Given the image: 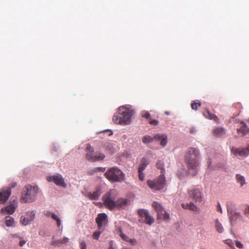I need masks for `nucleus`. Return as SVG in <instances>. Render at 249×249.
Masks as SVG:
<instances>
[{
	"instance_id": "7c9ffc66",
	"label": "nucleus",
	"mask_w": 249,
	"mask_h": 249,
	"mask_svg": "<svg viewBox=\"0 0 249 249\" xmlns=\"http://www.w3.org/2000/svg\"><path fill=\"white\" fill-rule=\"evenodd\" d=\"M51 217L56 221L57 227H60L61 223L60 218L54 213L52 214Z\"/></svg>"
},
{
	"instance_id": "49530a36",
	"label": "nucleus",
	"mask_w": 249,
	"mask_h": 249,
	"mask_svg": "<svg viewBox=\"0 0 249 249\" xmlns=\"http://www.w3.org/2000/svg\"><path fill=\"white\" fill-rule=\"evenodd\" d=\"M217 210L218 212H220V213H222V208H221V206L219 203H218Z\"/></svg>"
},
{
	"instance_id": "a18cd8bd",
	"label": "nucleus",
	"mask_w": 249,
	"mask_h": 249,
	"mask_svg": "<svg viewBox=\"0 0 249 249\" xmlns=\"http://www.w3.org/2000/svg\"><path fill=\"white\" fill-rule=\"evenodd\" d=\"M52 214H53V213H52V212H50V211H47V212L45 213V215H46V216H47V217H49V216H51H51H52Z\"/></svg>"
},
{
	"instance_id": "7ed1b4c3",
	"label": "nucleus",
	"mask_w": 249,
	"mask_h": 249,
	"mask_svg": "<svg viewBox=\"0 0 249 249\" xmlns=\"http://www.w3.org/2000/svg\"><path fill=\"white\" fill-rule=\"evenodd\" d=\"M133 113L132 110L125 107H121L118 108V112L113 116L112 120L116 124H127L130 122Z\"/></svg>"
},
{
	"instance_id": "c756f323",
	"label": "nucleus",
	"mask_w": 249,
	"mask_h": 249,
	"mask_svg": "<svg viewBox=\"0 0 249 249\" xmlns=\"http://www.w3.org/2000/svg\"><path fill=\"white\" fill-rule=\"evenodd\" d=\"M69 239L67 237H64L58 240H57L53 242L54 244L58 245L59 244H65L69 242Z\"/></svg>"
},
{
	"instance_id": "c03bdc74",
	"label": "nucleus",
	"mask_w": 249,
	"mask_h": 249,
	"mask_svg": "<svg viewBox=\"0 0 249 249\" xmlns=\"http://www.w3.org/2000/svg\"><path fill=\"white\" fill-rule=\"evenodd\" d=\"M96 172H97V171H95L94 170V168L89 170L88 172V174L89 175H93Z\"/></svg>"
},
{
	"instance_id": "9d476101",
	"label": "nucleus",
	"mask_w": 249,
	"mask_h": 249,
	"mask_svg": "<svg viewBox=\"0 0 249 249\" xmlns=\"http://www.w3.org/2000/svg\"><path fill=\"white\" fill-rule=\"evenodd\" d=\"M138 213L145 223L151 225L154 222V219L149 214L147 211L141 209L138 211Z\"/></svg>"
},
{
	"instance_id": "473e14b6",
	"label": "nucleus",
	"mask_w": 249,
	"mask_h": 249,
	"mask_svg": "<svg viewBox=\"0 0 249 249\" xmlns=\"http://www.w3.org/2000/svg\"><path fill=\"white\" fill-rule=\"evenodd\" d=\"M27 217L32 221L35 218V213L34 211L28 212L27 213Z\"/></svg>"
},
{
	"instance_id": "6e6552de",
	"label": "nucleus",
	"mask_w": 249,
	"mask_h": 249,
	"mask_svg": "<svg viewBox=\"0 0 249 249\" xmlns=\"http://www.w3.org/2000/svg\"><path fill=\"white\" fill-rule=\"evenodd\" d=\"M152 207L157 213L158 218L164 220H167L169 219V214L163 209L161 205L157 202H154L152 203Z\"/></svg>"
},
{
	"instance_id": "b1692460",
	"label": "nucleus",
	"mask_w": 249,
	"mask_h": 249,
	"mask_svg": "<svg viewBox=\"0 0 249 249\" xmlns=\"http://www.w3.org/2000/svg\"><path fill=\"white\" fill-rule=\"evenodd\" d=\"M215 228L219 233H222L224 231L223 227L218 219L215 220Z\"/></svg>"
},
{
	"instance_id": "f03ea898",
	"label": "nucleus",
	"mask_w": 249,
	"mask_h": 249,
	"mask_svg": "<svg viewBox=\"0 0 249 249\" xmlns=\"http://www.w3.org/2000/svg\"><path fill=\"white\" fill-rule=\"evenodd\" d=\"M200 153L198 149L189 147L186 151L185 161L189 170H196L199 165Z\"/></svg>"
},
{
	"instance_id": "de8ad7c7",
	"label": "nucleus",
	"mask_w": 249,
	"mask_h": 249,
	"mask_svg": "<svg viewBox=\"0 0 249 249\" xmlns=\"http://www.w3.org/2000/svg\"><path fill=\"white\" fill-rule=\"evenodd\" d=\"M26 243V241L24 240H21L19 242V246L22 247Z\"/></svg>"
},
{
	"instance_id": "79ce46f5",
	"label": "nucleus",
	"mask_w": 249,
	"mask_h": 249,
	"mask_svg": "<svg viewBox=\"0 0 249 249\" xmlns=\"http://www.w3.org/2000/svg\"><path fill=\"white\" fill-rule=\"evenodd\" d=\"M158 121L156 120H153L149 122V124L153 125H157Z\"/></svg>"
},
{
	"instance_id": "09e8293b",
	"label": "nucleus",
	"mask_w": 249,
	"mask_h": 249,
	"mask_svg": "<svg viewBox=\"0 0 249 249\" xmlns=\"http://www.w3.org/2000/svg\"><path fill=\"white\" fill-rule=\"evenodd\" d=\"M245 213H249V205H247L244 210Z\"/></svg>"
},
{
	"instance_id": "aec40b11",
	"label": "nucleus",
	"mask_w": 249,
	"mask_h": 249,
	"mask_svg": "<svg viewBox=\"0 0 249 249\" xmlns=\"http://www.w3.org/2000/svg\"><path fill=\"white\" fill-rule=\"evenodd\" d=\"M213 134L216 137H222L225 135V130L224 128L218 127L213 130Z\"/></svg>"
},
{
	"instance_id": "37998d69",
	"label": "nucleus",
	"mask_w": 249,
	"mask_h": 249,
	"mask_svg": "<svg viewBox=\"0 0 249 249\" xmlns=\"http://www.w3.org/2000/svg\"><path fill=\"white\" fill-rule=\"evenodd\" d=\"M127 242L130 243L132 245H134L136 243V240L135 239H129Z\"/></svg>"
},
{
	"instance_id": "dca6fc26",
	"label": "nucleus",
	"mask_w": 249,
	"mask_h": 249,
	"mask_svg": "<svg viewBox=\"0 0 249 249\" xmlns=\"http://www.w3.org/2000/svg\"><path fill=\"white\" fill-rule=\"evenodd\" d=\"M181 206L184 209L191 210L196 213H198L199 212V209L198 208L193 202H190L189 203H182L181 204Z\"/></svg>"
},
{
	"instance_id": "f8f14e48",
	"label": "nucleus",
	"mask_w": 249,
	"mask_h": 249,
	"mask_svg": "<svg viewBox=\"0 0 249 249\" xmlns=\"http://www.w3.org/2000/svg\"><path fill=\"white\" fill-rule=\"evenodd\" d=\"M232 153L235 156L239 155L241 157H247L249 154V143L247 147L242 149L232 147L231 149Z\"/></svg>"
},
{
	"instance_id": "393cba45",
	"label": "nucleus",
	"mask_w": 249,
	"mask_h": 249,
	"mask_svg": "<svg viewBox=\"0 0 249 249\" xmlns=\"http://www.w3.org/2000/svg\"><path fill=\"white\" fill-rule=\"evenodd\" d=\"M14 223V218L10 216L5 217V224L7 227H12Z\"/></svg>"
},
{
	"instance_id": "cd10ccee",
	"label": "nucleus",
	"mask_w": 249,
	"mask_h": 249,
	"mask_svg": "<svg viewBox=\"0 0 249 249\" xmlns=\"http://www.w3.org/2000/svg\"><path fill=\"white\" fill-rule=\"evenodd\" d=\"M31 222V220L27 217H25L24 216H21L20 217V222L24 226L27 225Z\"/></svg>"
},
{
	"instance_id": "603ef678",
	"label": "nucleus",
	"mask_w": 249,
	"mask_h": 249,
	"mask_svg": "<svg viewBox=\"0 0 249 249\" xmlns=\"http://www.w3.org/2000/svg\"><path fill=\"white\" fill-rule=\"evenodd\" d=\"M112 135V132L111 131V133L109 135Z\"/></svg>"
},
{
	"instance_id": "72a5a7b5",
	"label": "nucleus",
	"mask_w": 249,
	"mask_h": 249,
	"mask_svg": "<svg viewBox=\"0 0 249 249\" xmlns=\"http://www.w3.org/2000/svg\"><path fill=\"white\" fill-rule=\"evenodd\" d=\"M120 232V236L121 237V238L124 241L127 242L128 241V239H129L128 237H127L126 235H125L121 229H120L119 230Z\"/></svg>"
},
{
	"instance_id": "ea45409f",
	"label": "nucleus",
	"mask_w": 249,
	"mask_h": 249,
	"mask_svg": "<svg viewBox=\"0 0 249 249\" xmlns=\"http://www.w3.org/2000/svg\"><path fill=\"white\" fill-rule=\"evenodd\" d=\"M80 248L81 249H86L87 246L85 242L82 241L80 243Z\"/></svg>"
},
{
	"instance_id": "0eeeda50",
	"label": "nucleus",
	"mask_w": 249,
	"mask_h": 249,
	"mask_svg": "<svg viewBox=\"0 0 249 249\" xmlns=\"http://www.w3.org/2000/svg\"><path fill=\"white\" fill-rule=\"evenodd\" d=\"M88 151L86 155V158L90 161L95 162L104 160L105 158L104 154L96 152H94L91 146L88 144L86 147Z\"/></svg>"
},
{
	"instance_id": "a211bd4d",
	"label": "nucleus",
	"mask_w": 249,
	"mask_h": 249,
	"mask_svg": "<svg viewBox=\"0 0 249 249\" xmlns=\"http://www.w3.org/2000/svg\"><path fill=\"white\" fill-rule=\"evenodd\" d=\"M241 124L242 125L240 128L237 129V132L238 134H241L242 136H244L249 132V128L243 122H241Z\"/></svg>"
},
{
	"instance_id": "9b49d317",
	"label": "nucleus",
	"mask_w": 249,
	"mask_h": 249,
	"mask_svg": "<svg viewBox=\"0 0 249 249\" xmlns=\"http://www.w3.org/2000/svg\"><path fill=\"white\" fill-rule=\"evenodd\" d=\"M227 206V211L229 216L230 222L231 224L235 221L239 216V214L236 213L233 209V206L232 204H228Z\"/></svg>"
},
{
	"instance_id": "1a4fd4ad",
	"label": "nucleus",
	"mask_w": 249,
	"mask_h": 249,
	"mask_svg": "<svg viewBox=\"0 0 249 249\" xmlns=\"http://www.w3.org/2000/svg\"><path fill=\"white\" fill-rule=\"evenodd\" d=\"M189 197L195 202H201L202 200L201 192L198 189L194 188L188 190Z\"/></svg>"
},
{
	"instance_id": "39448f33",
	"label": "nucleus",
	"mask_w": 249,
	"mask_h": 249,
	"mask_svg": "<svg viewBox=\"0 0 249 249\" xmlns=\"http://www.w3.org/2000/svg\"><path fill=\"white\" fill-rule=\"evenodd\" d=\"M105 177L111 182H121L124 179V174L118 167H113L107 169Z\"/></svg>"
},
{
	"instance_id": "4c0bfd02",
	"label": "nucleus",
	"mask_w": 249,
	"mask_h": 249,
	"mask_svg": "<svg viewBox=\"0 0 249 249\" xmlns=\"http://www.w3.org/2000/svg\"><path fill=\"white\" fill-rule=\"evenodd\" d=\"M101 234V232L100 231H96L94 232L93 234V237L95 239H98L99 238V237Z\"/></svg>"
},
{
	"instance_id": "c85d7f7f",
	"label": "nucleus",
	"mask_w": 249,
	"mask_h": 249,
	"mask_svg": "<svg viewBox=\"0 0 249 249\" xmlns=\"http://www.w3.org/2000/svg\"><path fill=\"white\" fill-rule=\"evenodd\" d=\"M201 106V103L198 100L195 101L191 104V107L193 110H197Z\"/></svg>"
},
{
	"instance_id": "20e7f679",
	"label": "nucleus",
	"mask_w": 249,
	"mask_h": 249,
	"mask_svg": "<svg viewBox=\"0 0 249 249\" xmlns=\"http://www.w3.org/2000/svg\"><path fill=\"white\" fill-rule=\"evenodd\" d=\"M38 191L39 189L37 186H32L30 185H26L23 189L20 202L26 203L35 201Z\"/></svg>"
},
{
	"instance_id": "4be33fe9",
	"label": "nucleus",
	"mask_w": 249,
	"mask_h": 249,
	"mask_svg": "<svg viewBox=\"0 0 249 249\" xmlns=\"http://www.w3.org/2000/svg\"><path fill=\"white\" fill-rule=\"evenodd\" d=\"M203 114L206 118L210 120H213L214 121H216L218 119L215 115L211 113L208 110H207L205 112H204Z\"/></svg>"
},
{
	"instance_id": "f3484780",
	"label": "nucleus",
	"mask_w": 249,
	"mask_h": 249,
	"mask_svg": "<svg viewBox=\"0 0 249 249\" xmlns=\"http://www.w3.org/2000/svg\"><path fill=\"white\" fill-rule=\"evenodd\" d=\"M154 139L157 141H160V145L164 146L166 145L167 142V137L166 135L162 134H157L154 137Z\"/></svg>"
},
{
	"instance_id": "a19ab883",
	"label": "nucleus",
	"mask_w": 249,
	"mask_h": 249,
	"mask_svg": "<svg viewBox=\"0 0 249 249\" xmlns=\"http://www.w3.org/2000/svg\"><path fill=\"white\" fill-rule=\"evenodd\" d=\"M236 246L239 249H242L243 247V244L238 241H236Z\"/></svg>"
},
{
	"instance_id": "bb28decb",
	"label": "nucleus",
	"mask_w": 249,
	"mask_h": 249,
	"mask_svg": "<svg viewBox=\"0 0 249 249\" xmlns=\"http://www.w3.org/2000/svg\"><path fill=\"white\" fill-rule=\"evenodd\" d=\"M164 163L161 160H159L157 163V167L158 168L161 170V174L164 175L165 169L164 168Z\"/></svg>"
},
{
	"instance_id": "f704fd0d",
	"label": "nucleus",
	"mask_w": 249,
	"mask_h": 249,
	"mask_svg": "<svg viewBox=\"0 0 249 249\" xmlns=\"http://www.w3.org/2000/svg\"><path fill=\"white\" fill-rule=\"evenodd\" d=\"M142 117L145 118L146 119H149L150 118V115L148 112L144 111L142 112Z\"/></svg>"
},
{
	"instance_id": "2f4dec72",
	"label": "nucleus",
	"mask_w": 249,
	"mask_h": 249,
	"mask_svg": "<svg viewBox=\"0 0 249 249\" xmlns=\"http://www.w3.org/2000/svg\"><path fill=\"white\" fill-rule=\"evenodd\" d=\"M153 139L150 136H145L142 138V142L143 143H150L152 142Z\"/></svg>"
},
{
	"instance_id": "412c9836",
	"label": "nucleus",
	"mask_w": 249,
	"mask_h": 249,
	"mask_svg": "<svg viewBox=\"0 0 249 249\" xmlns=\"http://www.w3.org/2000/svg\"><path fill=\"white\" fill-rule=\"evenodd\" d=\"M149 162L148 160L145 158H143L141 161V163L139 165V167L138 169V171L141 172L143 171V170L145 169L147 165L148 164Z\"/></svg>"
},
{
	"instance_id": "58836bf2",
	"label": "nucleus",
	"mask_w": 249,
	"mask_h": 249,
	"mask_svg": "<svg viewBox=\"0 0 249 249\" xmlns=\"http://www.w3.org/2000/svg\"><path fill=\"white\" fill-rule=\"evenodd\" d=\"M224 242L225 244L228 245L230 247H232V243L231 240H229V239L225 240L224 241Z\"/></svg>"
},
{
	"instance_id": "6ab92c4d",
	"label": "nucleus",
	"mask_w": 249,
	"mask_h": 249,
	"mask_svg": "<svg viewBox=\"0 0 249 249\" xmlns=\"http://www.w3.org/2000/svg\"><path fill=\"white\" fill-rule=\"evenodd\" d=\"M16 209V206L13 204H11L6 206L4 208H2L0 211L1 213H3L5 211H6L8 214H12L15 212Z\"/></svg>"
},
{
	"instance_id": "e433bc0d",
	"label": "nucleus",
	"mask_w": 249,
	"mask_h": 249,
	"mask_svg": "<svg viewBox=\"0 0 249 249\" xmlns=\"http://www.w3.org/2000/svg\"><path fill=\"white\" fill-rule=\"evenodd\" d=\"M142 172L143 171H141V172L138 171L139 178L142 181L143 180V179L144 178V175Z\"/></svg>"
},
{
	"instance_id": "c9c22d12",
	"label": "nucleus",
	"mask_w": 249,
	"mask_h": 249,
	"mask_svg": "<svg viewBox=\"0 0 249 249\" xmlns=\"http://www.w3.org/2000/svg\"><path fill=\"white\" fill-rule=\"evenodd\" d=\"M95 171L104 172L106 171V168L105 167H96L94 168Z\"/></svg>"
},
{
	"instance_id": "f257e3e1",
	"label": "nucleus",
	"mask_w": 249,
	"mask_h": 249,
	"mask_svg": "<svg viewBox=\"0 0 249 249\" xmlns=\"http://www.w3.org/2000/svg\"><path fill=\"white\" fill-rule=\"evenodd\" d=\"M117 194L115 190H110L102 197L103 203L109 210L120 209L126 206L129 202L126 198H120L117 199Z\"/></svg>"
},
{
	"instance_id": "ddd939ff",
	"label": "nucleus",
	"mask_w": 249,
	"mask_h": 249,
	"mask_svg": "<svg viewBox=\"0 0 249 249\" xmlns=\"http://www.w3.org/2000/svg\"><path fill=\"white\" fill-rule=\"evenodd\" d=\"M11 194V189L8 188L6 190H1L0 191V203L4 204L9 199Z\"/></svg>"
},
{
	"instance_id": "a878e982",
	"label": "nucleus",
	"mask_w": 249,
	"mask_h": 249,
	"mask_svg": "<svg viewBox=\"0 0 249 249\" xmlns=\"http://www.w3.org/2000/svg\"><path fill=\"white\" fill-rule=\"evenodd\" d=\"M236 178L238 183L240 184L241 186H242L244 184H245V178L239 174H237L236 175Z\"/></svg>"
},
{
	"instance_id": "3c124183",
	"label": "nucleus",
	"mask_w": 249,
	"mask_h": 249,
	"mask_svg": "<svg viewBox=\"0 0 249 249\" xmlns=\"http://www.w3.org/2000/svg\"><path fill=\"white\" fill-rule=\"evenodd\" d=\"M236 105H237V106H239V107H240V106H241V105H240V103H239V104H238V103H237V104H236Z\"/></svg>"
},
{
	"instance_id": "2eb2a0df",
	"label": "nucleus",
	"mask_w": 249,
	"mask_h": 249,
	"mask_svg": "<svg viewBox=\"0 0 249 249\" xmlns=\"http://www.w3.org/2000/svg\"><path fill=\"white\" fill-rule=\"evenodd\" d=\"M47 180L49 181H53L57 185L61 186H65L64 180L60 175H56L53 177H49L47 178Z\"/></svg>"
},
{
	"instance_id": "5701e85b",
	"label": "nucleus",
	"mask_w": 249,
	"mask_h": 249,
	"mask_svg": "<svg viewBox=\"0 0 249 249\" xmlns=\"http://www.w3.org/2000/svg\"><path fill=\"white\" fill-rule=\"evenodd\" d=\"M101 192L99 190H97L93 193H89L88 194V196L91 199L97 200L100 196Z\"/></svg>"
},
{
	"instance_id": "4468645a",
	"label": "nucleus",
	"mask_w": 249,
	"mask_h": 249,
	"mask_svg": "<svg viewBox=\"0 0 249 249\" xmlns=\"http://www.w3.org/2000/svg\"><path fill=\"white\" fill-rule=\"evenodd\" d=\"M96 222L99 228L101 229L107 223V215L106 213H99L96 218Z\"/></svg>"
},
{
	"instance_id": "8fccbe9b",
	"label": "nucleus",
	"mask_w": 249,
	"mask_h": 249,
	"mask_svg": "<svg viewBox=\"0 0 249 249\" xmlns=\"http://www.w3.org/2000/svg\"><path fill=\"white\" fill-rule=\"evenodd\" d=\"M108 249H114V248H113V241H110L109 247L108 248Z\"/></svg>"
},
{
	"instance_id": "423d86ee",
	"label": "nucleus",
	"mask_w": 249,
	"mask_h": 249,
	"mask_svg": "<svg viewBox=\"0 0 249 249\" xmlns=\"http://www.w3.org/2000/svg\"><path fill=\"white\" fill-rule=\"evenodd\" d=\"M147 184L153 190L158 191L163 189L166 185L164 175L161 174L158 178L154 180H148Z\"/></svg>"
}]
</instances>
